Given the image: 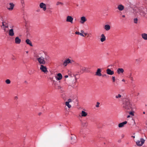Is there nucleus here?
I'll list each match as a JSON object with an SVG mask.
<instances>
[{"label": "nucleus", "mask_w": 147, "mask_h": 147, "mask_svg": "<svg viewBox=\"0 0 147 147\" xmlns=\"http://www.w3.org/2000/svg\"><path fill=\"white\" fill-rule=\"evenodd\" d=\"M87 70L86 68L84 67H81L80 68V72L82 73Z\"/></svg>", "instance_id": "obj_18"}, {"label": "nucleus", "mask_w": 147, "mask_h": 147, "mask_svg": "<svg viewBox=\"0 0 147 147\" xmlns=\"http://www.w3.org/2000/svg\"><path fill=\"white\" fill-rule=\"evenodd\" d=\"M138 19L137 18H135L134 19V23L137 24L138 22Z\"/></svg>", "instance_id": "obj_28"}, {"label": "nucleus", "mask_w": 147, "mask_h": 147, "mask_svg": "<svg viewBox=\"0 0 147 147\" xmlns=\"http://www.w3.org/2000/svg\"><path fill=\"white\" fill-rule=\"evenodd\" d=\"M8 31V34L11 36H13L15 34L13 29L11 28Z\"/></svg>", "instance_id": "obj_10"}, {"label": "nucleus", "mask_w": 147, "mask_h": 147, "mask_svg": "<svg viewBox=\"0 0 147 147\" xmlns=\"http://www.w3.org/2000/svg\"><path fill=\"white\" fill-rule=\"evenodd\" d=\"M121 101L122 103V106L127 111V112H129L130 111H131L133 109V107L129 101L126 98L125 96L124 98L122 97L121 98Z\"/></svg>", "instance_id": "obj_1"}, {"label": "nucleus", "mask_w": 147, "mask_h": 147, "mask_svg": "<svg viewBox=\"0 0 147 147\" xmlns=\"http://www.w3.org/2000/svg\"><path fill=\"white\" fill-rule=\"evenodd\" d=\"M132 137H133L134 138H135V136H132Z\"/></svg>", "instance_id": "obj_61"}, {"label": "nucleus", "mask_w": 147, "mask_h": 147, "mask_svg": "<svg viewBox=\"0 0 147 147\" xmlns=\"http://www.w3.org/2000/svg\"><path fill=\"white\" fill-rule=\"evenodd\" d=\"M140 14H141V13H142V12L143 13H144V12H143V11H141H141H140Z\"/></svg>", "instance_id": "obj_53"}, {"label": "nucleus", "mask_w": 147, "mask_h": 147, "mask_svg": "<svg viewBox=\"0 0 147 147\" xmlns=\"http://www.w3.org/2000/svg\"><path fill=\"white\" fill-rule=\"evenodd\" d=\"M15 100H17L18 98V97L17 96H16L15 97Z\"/></svg>", "instance_id": "obj_44"}, {"label": "nucleus", "mask_w": 147, "mask_h": 147, "mask_svg": "<svg viewBox=\"0 0 147 147\" xmlns=\"http://www.w3.org/2000/svg\"><path fill=\"white\" fill-rule=\"evenodd\" d=\"M130 117V116L129 115H128L127 116V118H128Z\"/></svg>", "instance_id": "obj_51"}, {"label": "nucleus", "mask_w": 147, "mask_h": 147, "mask_svg": "<svg viewBox=\"0 0 147 147\" xmlns=\"http://www.w3.org/2000/svg\"><path fill=\"white\" fill-rule=\"evenodd\" d=\"M100 103L99 102H97V104L96 105V107H99V105H100Z\"/></svg>", "instance_id": "obj_32"}, {"label": "nucleus", "mask_w": 147, "mask_h": 147, "mask_svg": "<svg viewBox=\"0 0 147 147\" xmlns=\"http://www.w3.org/2000/svg\"><path fill=\"white\" fill-rule=\"evenodd\" d=\"M15 42L17 44H19L21 42V39L18 37H16L15 38Z\"/></svg>", "instance_id": "obj_11"}, {"label": "nucleus", "mask_w": 147, "mask_h": 147, "mask_svg": "<svg viewBox=\"0 0 147 147\" xmlns=\"http://www.w3.org/2000/svg\"><path fill=\"white\" fill-rule=\"evenodd\" d=\"M106 76V75H104L102 76L103 77H104V76Z\"/></svg>", "instance_id": "obj_56"}, {"label": "nucleus", "mask_w": 147, "mask_h": 147, "mask_svg": "<svg viewBox=\"0 0 147 147\" xmlns=\"http://www.w3.org/2000/svg\"><path fill=\"white\" fill-rule=\"evenodd\" d=\"M86 20V18L84 16H82L80 18V22L82 24H83Z\"/></svg>", "instance_id": "obj_14"}, {"label": "nucleus", "mask_w": 147, "mask_h": 147, "mask_svg": "<svg viewBox=\"0 0 147 147\" xmlns=\"http://www.w3.org/2000/svg\"><path fill=\"white\" fill-rule=\"evenodd\" d=\"M44 65H41L40 67V69L44 72V73H46L48 72L47 70V68L45 66H44Z\"/></svg>", "instance_id": "obj_7"}, {"label": "nucleus", "mask_w": 147, "mask_h": 147, "mask_svg": "<svg viewBox=\"0 0 147 147\" xmlns=\"http://www.w3.org/2000/svg\"><path fill=\"white\" fill-rule=\"evenodd\" d=\"M37 59L39 63L41 65H44L48 63L50 60V57L48 55H45L44 57L42 56H36Z\"/></svg>", "instance_id": "obj_2"}, {"label": "nucleus", "mask_w": 147, "mask_h": 147, "mask_svg": "<svg viewBox=\"0 0 147 147\" xmlns=\"http://www.w3.org/2000/svg\"><path fill=\"white\" fill-rule=\"evenodd\" d=\"M72 101V100L71 99H69L67 101H66L67 102H68V103Z\"/></svg>", "instance_id": "obj_33"}, {"label": "nucleus", "mask_w": 147, "mask_h": 147, "mask_svg": "<svg viewBox=\"0 0 147 147\" xmlns=\"http://www.w3.org/2000/svg\"><path fill=\"white\" fill-rule=\"evenodd\" d=\"M129 114L131 115L132 116L134 115V112L133 111H131L129 113Z\"/></svg>", "instance_id": "obj_31"}, {"label": "nucleus", "mask_w": 147, "mask_h": 147, "mask_svg": "<svg viewBox=\"0 0 147 147\" xmlns=\"http://www.w3.org/2000/svg\"><path fill=\"white\" fill-rule=\"evenodd\" d=\"M5 82L6 83V84H10L11 81L7 79L5 80Z\"/></svg>", "instance_id": "obj_27"}, {"label": "nucleus", "mask_w": 147, "mask_h": 147, "mask_svg": "<svg viewBox=\"0 0 147 147\" xmlns=\"http://www.w3.org/2000/svg\"><path fill=\"white\" fill-rule=\"evenodd\" d=\"M87 123L86 122H82V125L83 127H84L87 125Z\"/></svg>", "instance_id": "obj_26"}, {"label": "nucleus", "mask_w": 147, "mask_h": 147, "mask_svg": "<svg viewBox=\"0 0 147 147\" xmlns=\"http://www.w3.org/2000/svg\"><path fill=\"white\" fill-rule=\"evenodd\" d=\"M63 4L62 3L60 2H57L56 3V5H63Z\"/></svg>", "instance_id": "obj_25"}, {"label": "nucleus", "mask_w": 147, "mask_h": 147, "mask_svg": "<svg viewBox=\"0 0 147 147\" xmlns=\"http://www.w3.org/2000/svg\"><path fill=\"white\" fill-rule=\"evenodd\" d=\"M26 42L27 44L31 46H32V45L31 41L29 39H26Z\"/></svg>", "instance_id": "obj_21"}, {"label": "nucleus", "mask_w": 147, "mask_h": 147, "mask_svg": "<svg viewBox=\"0 0 147 147\" xmlns=\"http://www.w3.org/2000/svg\"><path fill=\"white\" fill-rule=\"evenodd\" d=\"M125 135L123 134H122L121 135V137L122 138H123L124 137Z\"/></svg>", "instance_id": "obj_40"}, {"label": "nucleus", "mask_w": 147, "mask_h": 147, "mask_svg": "<svg viewBox=\"0 0 147 147\" xmlns=\"http://www.w3.org/2000/svg\"><path fill=\"white\" fill-rule=\"evenodd\" d=\"M81 116V117H85L87 116L88 113L84 111H82L80 113Z\"/></svg>", "instance_id": "obj_16"}, {"label": "nucleus", "mask_w": 147, "mask_h": 147, "mask_svg": "<svg viewBox=\"0 0 147 147\" xmlns=\"http://www.w3.org/2000/svg\"><path fill=\"white\" fill-rule=\"evenodd\" d=\"M122 17H123V18H124V17H125V15H123V16H122Z\"/></svg>", "instance_id": "obj_55"}, {"label": "nucleus", "mask_w": 147, "mask_h": 147, "mask_svg": "<svg viewBox=\"0 0 147 147\" xmlns=\"http://www.w3.org/2000/svg\"><path fill=\"white\" fill-rule=\"evenodd\" d=\"M84 35H85V36H86V35H87L88 34V33H84Z\"/></svg>", "instance_id": "obj_48"}, {"label": "nucleus", "mask_w": 147, "mask_h": 147, "mask_svg": "<svg viewBox=\"0 0 147 147\" xmlns=\"http://www.w3.org/2000/svg\"><path fill=\"white\" fill-rule=\"evenodd\" d=\"M145 140L143 138H141L136 142L137 145L138 146H142L144 143Z\"/></svg>", "instance_id": "obj_6"}, {"label": "nucleus", "mask_w": 147, "mask_h": 147, "mask_svg": "<svg viewBox=\"0 0 147 147\" xmlns=\"http://www.w3.org/2000/svg\"><path fill=\"white\" fill-rule=\"evenodd\" d=\"M101 38H100V41L101 42H103L106 40V37L103 34H102L101 35Z\"/></svg>", "instance_id": "obj_17"}, {"label": "nucleus", "mask_w": 147, "mask_h": 147, "mask_svg": "<svg viewBox=\"0 0 147 147\" xmlns=\"http://www.w3.org/2000/svg\"><path fill=\"white\" fill-rule=\"evenodd\" d=\"M20 2L22 6L24 7L25 6L24 1V0H20Z\"/></svg>", "instance_id": "obj_23"}, {"label": "nucleus", "mask_w": 147, "mask_h": 147, "mask_svg": "<svg viewBox=\"0 0 147 147\" xmlns=\"http://www.w3.org/2000/svg\"><path fill=\"white\" fill-rule=\"evenodd\" d=\"M24 83L26 84H28V83L27 81L26 80L24 81Z\"/></svg>", "instance_id": "obj_46"}, {"label": "nucleus", "mask_w": 147, "mask_h": 147, "mask_svg": "<svg viewBox=\"0 0 147 147\" xmlns=\"http://www.w3.org/2000/svg\"><path fill=\"white\" fill-rule=\"evenodd\" d=\"M74 62V61L73 60L67 58L65 59L63 63V65L64 66H66L68 64L72 63Z\"/></svg>", "instance_id": "obj_4"}, {"label": "nucleus", "mask_w": 147, "mask_h": 147, "mask_svg": "<svg viewBox=\"0 0 147 147\" xmlns=\"http://www.w3.org/2000/svg\"><path fill=\"white\" fill-rule=\"evenodd\" d=\"M87 35H88V36H87V37H88L89 36V35H90V34H87Z\"/></svg>", "instance_id": "obj_52"}, {"label": "nucleus", "mask_w": 147, "mask_h": 147, "mask_svg": "<svg viewBox=\"0 0 147 147\" xmlns=\"http://www.w3.org/2000/svg\"><path fill=\"white\" fill-rule=\"evenodd\" d=\"M143 113L144 114H145V112H143Z\"/></svg>", "instance_id": "obj_59"}, {"label": "nucleus", "mask_w": 147, "mask_h": 147, "mask_svg": "<svg viewBox=\"0 0 147 147\" xmlns=\"http://www.w3.org/2000/svg\"><path fill=\"white\" fill-rule=\"evenodd\" d=\"M79 35H80V36H83V37H84V35L83 34V33H80Z\"/></svg>", "instance_id": "obj_37"}, {"label": "nucleus", "mask_w": 147, "mask_h": 147, "mask_svg": "<svg viewBox=\"0 0 147 147\" xmlns=\"http://www.w3.org/2000/svg\"><path fill=\"white\" fill-rule=\"evenodd\" d=\"M112 80H113V82H115V77L113 76L112 77Z\"/></svg>", "instance_id": "obj_36"}, {"label": "nucleus", "mask_w": 147, "mask_h": 147, "mask_svg": "<svg viewBox=\"0 0 147 147\" xmlns=\"http://www.w3.org/2000/svg\"><path fill=\"white\" fill-rule=\"evenodd\" d=\"M114 85L115 86H116V84H115V83H114Z\"/></svg>", "instance_id": "obj_58"}, {"label": "nucleus", "mask_w": 147, "mask_h": 147, "mask_svg": "<svg viewBox=\"0 0 147 147\" xmlns=\"http://www.w3.org/2000/svg\"><path fill=\"white\" fill-rule=\"evenodd\" d=\"M75 78L76 80H77V79L76 78V77H75Z\"/></svg>", "instance_id": "obj_63"}, {"label": "nucleus", "mask_w": 147, "mask_h": 147, "mask_svg": "<svg viewBox=\"0 0 147 147\" xmlns=\"http://www.w3.org/2000/svg\"><path fill=\"white\" fill-rule=\"evenodd\" d=\"M81 32L82 33H84V31L83 30H81Z\"/></svg>", "instance_id": "obj_45"}, {"label": "nucleus", "mask_w": 147, "mask_h": 147, "mask_svg": "<svg viewBox=\"0 0 147 147\" xmlns=\"http://www.w3.org/2000/svg\"><path fill=\"white\" fill-rule=\"evenodd\" d=\"M119 97V94L117 96H116V98H118Z\"/></svg>", "instance_id": "obj_39"}, {"label": "nucleus", "mask_w": 147, "mask_h": 147, "mask_svg": "<svg viewBox=\"0 0 147 147\" xmlns=\"http://www.w3.org/2000/svg\"><path fill=\"white\" fill-rule=\"evenodd\" d=\"M55 78L57 80H61L62 78V76L61 73H58L57 76L55 77Z\"/></svg>", "instance_id": "obj_13"}, {"label": "nucleus", "mask_w": 147, "mask_h": 147, "mask_svg": "<svg viewBox=\"0 0 147 147\" xmlns=\"http://www.w3.org/2000/svg\"><path fill=\"white\" fill-rule=\"evenodd\" d=\"M117 72L119 74V68H118L117 69Z\"/></svg>", "instance_id": "obj_43"}, {"label": "nucleus", "mask_w": 147, "mask_h": 147, "mask_svg": "<svg viewBox=\"0 0 147 147\" xmlns=\"http://www.w3.org/2000/svg\"><path fill=\"white\" fill-rule=\"evenodd\" d=\"M136 61L138 62H140L141 60L140 58H138L136 59Z\"/></svg>", "instance_id": "obj_34"}, {"label": "nucleus", "mask_w": 147, "mask_h": 147, "mask_svg": "<svg viewBox=\"0 0 147 147\" xmlns=\"http://www.w3.org/2000/svg\"><path fill=\"white\" fill-rule=\"evenodd\" d=\"M14 6V5L12 3H10L7 6V8L8 10L10 11L12 10Z\"/></svg>", "instance_id": "obj_9"}, {"label": "nucleus", "mask_w": 147, "mask_h": 147, "mask_svg": "<svg viewBox=\"0 0 147 147\" xmlns=\"http://www.w3.org/2000/svg\"><path fill=\"white\" fill-rule=\"evenodd\" d=\"M120 98L121 97V95H120Z\"/></svg>", "instance_id": "obj_60"}, {"label": "nucleus", "mask_w": 147, "mask_h": 147, "mask_svg": "<svg viewBox=\"0 0 147 147\" xmlns=\"http://www.w3.org/2000/svg\"><path fill=\"white\" fill-rule=\"evenodd\" d=\"M76 140H74V142H71V144H74V143H76Z\"/></svg>", "instance_id": "obj_41"}, {"label": "nucleus", "mask_w": 147, "mask_h": 147, "mask_svg": "<svg viewBox=\"0 0 147 147\" xmlns=\"http://www.w3.org/2000/svg\"><path fill=\"white\" fill-rule=\"evenodd\" d=\"M104 29L106 30H109L110 29V26L108 24L105 25L104 26Z\"/></svg>", "instance_id": "obj_20"}, {"label": "nucleus", "mask_w": 147, "mask_h": 147, "mask_svg": "<svg viewBox=\"0 0 147 147\" xmlns=\"http://www.w3.org/2000/svg\"><path fill=\"white\" fill-rule=\"evenodd\" d=\"M124 72V70L123 68H120V73H121L123 74V72Z\"/></svg>", "instance_id": "obj_30"}, {"label": "nucleus", "mask_w": 147, "mask_h": 147, "mask_svg": "<svg viewBox=\"0 0 147 147\" xmlns=\"http://www.w3.org/2000/svg\"><path fill=\"white\" fill-rule=\"evenodd\" d=\"M41 114V113H38V115H40Z\"/></svg>", "instance_id": "obj_50"}, {"label": "nucleus", "mask_w": 147, "mask_h": 147, "mask_svg": "<svg viewBox=\"0 0 147 147\" xmlns=\"http://www.w3.org/2000/svg\"><path fill=\"white\" fill-rule=\"evenodd\" d=\"M107 73L109 75H112L114 74V72L111 71L110 69L108 68L106 70Z\"/></svg>", "instance_id": "obj_15"}, {"label": "nucleus", "mask_w": 147, "mask_h": 147, "mask_svg": "<svg viewBox=\"0 0 147 147\" xmlns=\"http://www.w3.org/2000/svg\"><path fill=\"white\" fill-rule=\"evenodd\" d=\"M127 123V121H125L121 123H120V127H123L124 125L126 124Z\"/></svg>", "instance_id": "obj_22"}, {"label": "nucleus", "mask_w": 147, "mask_h": 147, "mask_svg": "<svg viewBox=\"0 0 147 147\" xmlns=\"http://www.w3.org/2000/svg\"><path fill=\"white\" fill-rule=\"evenodd\" d=\"M118 127H119V123L118 125Z\"/></svg>", "instance_id": "obj_57"}, {"label": "nucleus", "mask_w": 147, "mask_h": 147, "mask_svg": "<svg viewBox=\"0 0 147 147\" xmlns=\"http://www.w3.org/2000/svg\"><path fill=\"white\" fill-rule=\"evenodd\" d=\"M39 7L41 9H42L43 10L45 11L47 9V6L46 4L43 2H42L39 4Z\"/></svg>", "instance_id": "obj_8"}, {"label": "nucleus", "mask_w": 147, "mask_h": 147, "mask_svg": "<svg viewBox=\"0 0 147 147\" xmlns=\"http://www.w3.org/2000/svg\"><path fill=\"white\" fill-rule=\"evenodd\" d=\"M9 26L8 24L5 21H3L2 25L1 26L2 29L5 32H7L8 30L7 28H8Z\"/></svg>", "instance_id": "obj_3"}, {"label": "nucleus", "mask_w": 147, "mask_h": 147, "mask_svg": "<svg viewBox=\"0 0 147 147\" xmlns=\"http://www.w3.org/2000/svg\"><path fill=\"white\" fill-rule=\"evenodd\" d=\"M80 32H75V34H78V35H79L80 34Z\"/></svg>", "instance_id": "obj_38"}, {"label": "nucleus", "mask_w": 147, "mask_h": 147, "mask_svg": "<svg viewBox=\"0 0 147 147\" xmlns=\"http://www.w3.org/2000/svg\"><path fill=\"white\" fill-rule=\"evenodd\" d=\"M121 81L122 82H125V79H123V80H121Z\"/></svg>", "instance_id": "obj_42"}, {"label": "nucleus", "mask_w": 147, "mask_h": 147, "mask_svg": "<svg viewBox=\"0 0 147 147\" xmlns=\"http://www.w3.org/2000/svg\"><path fill=\"white\" fill-rule=\"evenodd\" d=\"M142 38L145 40H147V34L146 33H142L141 34Z\"/></svg>", "instance_id": "obj_19"}, {"label": "nucleus", "mask_w": 147, "mask_h": 147, "mask_svg": "<svg viewBox=\"0 0 147 147\" xmlns=\"http://www.w3.org/2000/svg\"><path fill=\"white\" fill-rule=\"evenodd\" d=\"M73 20L74 18L71 16H67L66 17V21L67 22H70L72 24L73 23Z\"/></svg>", "instance_id": "obj_5"}, {"label": "nucleus", "mask_w": 147, "mask_h": 147, "mask_svg": "<svg viewBox=\"0 0 147 147\" xmlns=\"http://www.w3.org/2000/svg\"><path fill=\"white\" fill-rule=\"evenodd\" d=\"M101 72V69L100 68H98L95 73V75L99 76H102Z\"/></svg>", "instance_id": "obj_12"}, {"label": "nucleus", "mask_w": 147, "mask_h": 147, "mask_svg": "<svg viewBox=\"0 0 147 147\" xmlns=\"http://www.w3.org/2000/svg\"><path fill=\"white\" fill-rule=\"evenodd\" d=\"M123 9V6L121 5H120V11L122 10Z\"/></svg>", "instance_id": "obj_29"}, {"label": "nucleus", "mask_w": 147, "mask_h": 147, "mask_svg": "<svg viewBox=\"0 0 147 147\" xmlns=\"http://www.w3.org/2000/svg\"><path fill=\"white\" fill-rule=\"evenodd\" d=\"M136 9H134V12H135V13H137L138 11V9H137V10H136Z\"/></svg>", "instance_id": "obj_35"}, {"label": "nucleus", "mask_w": 147, "mask_h": 147, "mask_svg": "<svg viewBox=\"0 0 147 147\" xmlns=\"http://www.w3.org/2000/svg\"><path fill=\"white\" fill-rule=\"evenodd\" d=\"M59 88H61V87H60V86H59Z\"/></svg>", "instance_id": "obj_62"}, {"label": "nucleus", "mask_w": 147, "mask_h": 147, "mask_svg": "<svg viewBox=\"0 0 147 147\" xmlns=\"http://www.w3.org/2000/svg\"><path fill=\"white\" fill-rule=\"evenodd\" d=\"M26 53H28V51H26Z\"/></svg>", "instance_id": "obj_54"}, {"label": "nucleus", "mask_w": 147, "mask_h": 147, "mask_svg": "<svg viewBox=\"0 0 147 147\" xmlns=\"http://www.w3.org/2000/svg\"><path fill=\"white\" fill-rule=\"evenodd\" d=\"M68 75H65V77L66 78H67L68 77Z\"/></svg>", "instance_id": "obj_47"}, {"label": "nucleus", "mask_w": 147, "mask_h": 147, "mask_svg": "<svg viewBox=\"0 0 147 147\" xmlns=\"http://www.w3.org/2000/svg\"><path fill=\"white\" fill-rule=\"evenodd\" d=\"M65 105L67 106L69 108H70L71 107V106L69 104V103L68 102H66L65 103Z\"/></svg>", "instance_id": "obj_24"}, {"label": "nucleus", "mask_w": 147, "mask_h": 147, "mask_svg": "<svg viewBox=\"0 0 147 147\" xmlns=\"http://www.w3.org/2000/svg\"><path fill=\"white\" fill-rule=\"evenodd\" d=\"M117 8H118V9L119 10V5L118 6Z\"/></svg>", "instance_id": "obj_49"}]
</instances>
